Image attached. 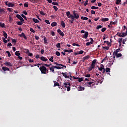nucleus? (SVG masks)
<instances>
[{"label": "nucleus", "instance_id": "obj_7", "mask_svg": "<svg viewBox=\"0 0 127 127\" xmlns=\"http://www.w3.org/2000/svg\"><path fill=\"white\" fill-rule=\"evenodd\" d=\"M58 33H59V34L60 35H61V36H62L63 37L64 36V33H63L62 31H61V30L60 29H58L57 30Z\"/></svg>", "mask_w": 127, "mask_h": 127}, {"label": "nucleus", "instance_id": "obj_2", "mask_svg": "<svg viewBox=\"0 0 127 127\" xmlns=\"http://www.w3.org/2000/svg\"><path fill=\"white\" fill-rule=\"evenodd\" d=\"M39 70L41 72V74H46L47 68L45 66H41Z\"/></svg>", "mask_w": 127, "mask_h": 127}, {"label": "nucleus", "instance_id": "obj_34", "mask_svg": "<svg viewBox=\"0 0 127 127\" xmlns=\"http://www.w3.org/2000/svg\"><path fill=\"white\" fill-rule=\"evenodd\" d=\"M15 55H16V56H19V55H20V53H19V51H17L15 52Z\"/></svg>", "mask_w": 127, "mask_h": 127}, {"label": "nucleus", "instance_id": "obj_60", "mask_svg": "<svg viewBox=\"0 0 127 127\" xmlns=\"http://www.w3.org/2000/svg\"><path fill=\"white\" fill-rule=\"evenodd\" d=\"M106 29H106V28H102V29H101L102 32H105V31H106Z\"/></svg>", "mask_w": 127, "mask_h": 127}, {"label": "nucleus", "instance_id": "obj_21", "mask_svg": "<svg viewBox=\"0 0 127 127\" xmlns=\"http://www.w3.org/2000/svg\"><path fill=\"white\" fill-rule=\"evenodd\" d=\"M0 26L2 28H4L5 27V24H4V23L0 22Z\"/></svg>", "mask_w": 127, "mask_h": 127}, {"label": "nucleus", "instance_id": "obj_58", "mask_svg": "<svg viewBox=\"0 0 127 127\" xmlns=\"http://www.w3.org/2000/svg\"><path fill=\"white\" fill-rule=\"evenodd\" d=\"M85 77H86V78H90V77H91V74H86L85 75Z\"/></svg>", "mask_w": 127, "mask_h": 127}, {"label": "nucleus", "instance_id": "obj_33", "mask_svg": "<svg viewBox=\"0 0 127 127\" xmlns=\"http://www.w3.org/2000/svg\"><path fill=\"white\" fill-rule=\"evenodd\" d=\"M89 58H90V56L89 55H87V56L83 57L84 60H88V59H89Z\"/></svg>", "mask_w": 127, "mask_h": 127}, {"label": "nucleus", "instance_id": "obj_17", "mask_svg": "<svg viewBox=\"0 0 127 127\" xmlns=\"http://www.w3.org/2000/svg\"><path fill=\"white\" fill-rule=\"evenodd\" d=\"M122 40H123V38H122L118 39V42L119 43L120 47H121V46H122Z\"/></svg>", "mask_w": 127, "mask_h": 127}, {"label": "nucleus", "instance_id": "obj_36", "mask_svg": "<svg viewBox=\"0 0 127 127\" xmlns=\"http://www.w3.org/2000/svg\"><path fill=\"white\" fill-rule=\"evenodd\" d=\"M81 18L82 19H83V20H88V17H87L82 16V17H81Z\"/></svg>", "mask_w": 127, "mask_h": 127}, {"label": "nucleus", "instance_id": "obj_54", "mask_svg": "<svg viewBox=\"0 0 127 127\" xmlns=\"http://www.w3.org/2000/svg\"><path fill=\"white\" fill-rule=\"evenodd\" d=\"M16 17H17V18H18V19H20L22 17H21V16L20 15L17 14L16 15Z\"/></svg>", "mask_w": 127, "mask_h": 127}, {"label": "nucleus", "instance_id": "obj_23", "mask_svg": "<svg viewBox=\"0 0 127 127\" xmlns=\"http://www.w3.org/2000/svg\"><path fill=\"white\" fill-rule=\"evenodd\" d=\"M55 68V66H52L51 67H50V70L53 73H54V69Z\"/></svg>", "mask_w": 127, "mask_h": 127}, {"label": "nucleus", "instance_id": "obj_20", "mask_svg": "<svg viewBox=\"0 0 127 127\" xmlns=\"http://www.w3.org/2000/svg\"><path fill=\"white\" fill-rule=\"evenodd\" d=\"M93 69H95V67L91 65L90 67H88L89 72H91V71H92V70H93Z\"/></svg>", "mask_w": 127, "mask_h": 127}, {"label": "nucleus", "instance_id": "obj_59", "mask_svg": "<svg viewBox=\"0 0 127 127\" xmlns=\"http://www.w3.org/2000/svg\"><path fill=\"white\" fill-rule=\"evenodd\" d=\"M21 16H22V17H23V18H24V19H25L26 20L27 19L26 18V16H25V15H24V14H22V15H21Z\"/></svg>", "mask_w": 127, "mask_h": 127}, {"label": "nucleus", "instance_id": "obj_12", "mask_svg": "<svg viewBox=\"0 0 127 127\" xmlns=\"http://www.w3.org/2000/svg\"><path fill=\"white\" fill-rule=\"evenodd\" d=\"M120 50H121V48H118V49H116L115 51H114L113 53V55H115V54H117L118 52H119Z\"/></svg>", "mask_w": 127, "mask_h": 127}, {"label": "nucleus", "instance_id": "obj_31", "mask_svg": "<svg viewBox=\"0 0 127 127\" xmlns=\"http://www.w3.org/2000/svg\"><path fill=\"white\" fill-rule=\"evenodd\" d=\"M33 21L35 22V23H38L39 22V21L35 18H33Z\"/></svg>", "mask_w": 127, "mask_h": 127}, {"label": "nucleus", "instance_id": "obj_4", "mask_svg": "<svg viewBox=\"0 0 127 127\" xmlns=\"http://www.w3.org/2000/svg\"><path fill=\"white\" fill-rule=\"evenodd\" d=\"M73 80H78V82L79 83H81V82H83V78H80V77H75L73 76L72 77Z\"/></svg>", "mask_w": 127, "mask_h": 127}, {"label": "nucleus", "instance_id": "obj_16", "mask_svg": "<svg viewBox=\"0 0 127 127\" xmlns=\"http://www.w3.org/2000/svg\"><path fill=\"white\" fill-rule=\"evenodd\" d=\"M2 69L4 72H6V71H9V68L8 67H2Z\"/></svg>", "mask_w": 127, "mask_h": 127}, {"label": "nucleus", "instance_id": "obj_6", "mask_svg": "<svg viewBox=\"0 0 127 127\" xmlns=\"http://www.w3.org/2000/svg\"><path fill=\"white\" fill-rule=\"evenodd\" d=\"M54 64L56 65V66H61V67H64V68H67V66L66 65L58 64V63L56 62H54Z\"/></svg>", "mask_w": 127, "mask_h": 127}, {"label": "nucleus", "instance_id": "obj_29", "mask_svg": "<svg viewBox=\"0 0 127 127\" xmlns=\"http://www.w3.org/2000/svg\"><path fill=\"white\" fill-rule=\"evenodd\" d=\"M116 57H121L122 56V54L121 53H117L116 54H114Z\"/></svg>", "mask_w": 127, "mask_h": 127}, {"label": "nucleus", "instance_id": "obj_1", "mask_svg": "<svg viewBox=\"0 0 127 127\" xmlns=\"http://www.w3.org/2000/svg\"><path fill=\"white\" fill-rule=\"evenodd\" d=\"M64 86L65 87V88H67V92H69V91H71V87H70L71 86V84L70 83H64Z\"/></svg>", "mask_w": 127, "mask_h": 127}, {"label": "nucleus", "instance_id": "obj_9", "mask_svg": "<svg viewBox=\"0 0 127 127\" xmlns=\"http://www.w3.org/2000/svg\"><path fill=\"white\" fill-rule=\"evenodd\" d=\"M19 36L20 37H23L24 39H27V37L25 36V34H24V33H22L21 34H19Z\"/></svg>", "mask_w": 127, "mask_h": 127}, {"label": "nucleus", "instance_id": "obj_37", "mask_svg": "<svg viewBox=\"0 0 127 127\" xmlns=\"http://www.w3.org/2000/svg\"><path fill=\"white\" fill-rule=\"evenodd\" d=\"M91 9H99V7H96V6H92L91 7Z\"/></svg>", "mask_w": 127, "mask_h": 127}, {"label": "nucleus", "instance_id": "obj_8", "mask_svg": "<svg viewBox=\"0 0 127 127\" xmlns=\"http://www.w3.org/2000/svg\"><path fill=\"white\" fill-rule=\"evenodd\" d=\"M88 35H89V32H85L84 35L82 36V38H85V39H87V38H88Z\"/></svg>", "mask_w": 127, "mask_h": 127}, {"label": "nucleus", "instance_id": "obj_55", "mask_svg": "<svg viewBox=\"0 0 127 127\" xmlns=\"http://www.w3.org/2000/svg\"><path fill=\"white\" fill-rule=\"evenodd\" d=\"M40 14H41V15H45V13H44L43 11H40Z\"/></svg>", "mask_w": 127, "mask_h": 127}, {"label": "nucleus", "instance_id": "obj_27", "mask_svg": "<svg viewBox=\"0 0 127 127\" xmlns=\"http://www.w3.org/2000/svg\"><path fill=\"white\" fill-rule=\"evenodd\" d=\"M3 36L5 37V38L6 39H7V33H6V32H5V31H3Z\"/></svg>", "mask_w": 127, "mask_h": 127}, {"label": "nucleus", "instance_id": "obj_30", "mask_svg": "<svg viewBox=\"0 0 127 127\" xmlns=\"http://www.w3.org/2000/svg\"><path fill=\"white\" fill-rule=\"evenodd\" d=\"M8 7H13L14 6V4H13L12 3H9L8 4Z\"/></svg>", "mask_w": 127, "mask_h": 127}, {"label": "nucleus", "instance_id": "obj_38", "mask_svg": "<svg viewBox=\"0 0 127 127\" xmlns=\"http://www.w3.org/2000/svg\"><path fill=\"white\" fill-rule=\"evenodd\" d=\"M6 53H7L8 57H10V56H11V54H10V52L9 51H7L6 52Z\"/></svg>", "mask_w": 127, "mask_h": 127}, {"label": "nucleus", "instance_id": "obj_61", "mask_svg": "<svg viewBox=\"0 0 127 127\" xmlns=\"http://www.w3.org/2000/svg\"><path fill=\"white\" fill-rule=\"evenodd\" d=\"M90 40H91L90 43L91 44H93V43L94 42V39H93L92 38H90Z\"/></svg>", "mask_w": 127, "mask_h": 127}, {"label": "nucleus", "instance_id": "obj_15", "mask_svg": "<svg viewBox=\"0 0 127 127\" xmlns=\"http://www.w3.org/2000/svg\"><path fill=\"white\" fill-rule=\"evenodd\" d=\"M101 20L102 22H105V21H109V19L108 18H102Z\"/></svg>", "mask_w": 127, "mask_h": 127}, {"label": "nucleus", "instance_id": "obj_18", "mask_svg": "<svg viewBox=\"0 0 127 127\" xmlns=\"http://www.w3.org/2000/svg\"><path fill=\"white\" fill-rule=\"evenodd\" d=\"M66 15L68 18H71V16L72 15H71V13L70 11H68L66 12Z\"/></svg>", "mask_w": 127, "mask_h": 127}, {"label": "nucleus", "instance_id": "obj_3", "mask_svg": "<svg viewBox=\"0 0 127 127\" xmlns=\"http://www.w3.org/2000/svg\"><path fill=\"white\" fill-rule=\"evenodd\" d=\"M73 14L76 19H79V14L77 13V11H73Z\"/></svg>", "mask_w": 127, "mask_h": 127}, {"label": "nucleus", "instance_id": "obj_48", "mask_svg": "<svg viewBox=\"0 0 127 127\" xmlns=\"http://www.w3.org/2000/svg\"><path fill=\"white\" fill-rule=\"evenodd\" d=\"M52 4H53V5H58V3L56 2H53L52 3Z\"/></svg>", "mask_w": 127, "mask_h": 127}, {"label": "nucleus", "instance_id": "obj_13", "mask_svg": "<svg viewBox=\"0 0 127 127\" xmlns=\"http://www.w3.org/2000/svg\"><path fill=\"white\" fill-rule=\"evenodd\" d=\"M61 26H62V27H64V28H65V27H66V24H65V22H64V21H61Z\"/></svg>", "mask_w": 127, "mask_h": 127}, {"label": "nucleus", "instance_id": "obj_63", "mask_svg": "<svg viewBox=\"0 0 127 127\" xmlns=\"http://www.w3.org/2000/svg\"><path fill=\"white\" fill-rule=\"evenodd\" d=\"M12 42L13 43H16V40L15 39H12Z\"/></svg>", "mask_w": 127, "mask_h": 127}, {"label": "nucleus", "instance_id": "obj_57", "mask_svg": "<svg viewBox=\"0 0 127 127\" xmlns=\"http://www.w3.org/2000/svg\"><path fill=\"white\" fill-rule=\"evenodd\" d=\"M116 35H118L119 37H122V33H119V32L117 33Z\"/></svg>", "mask_w": 127, "mask_h": 127}, {"label": "nucleus", "instance_id": "obj_35", "mask_svg": "<svg viewBox=\"0 0 127 127\" xmlns=\"http://www.w3.org/2000/svg\"><path fill=\"white\" fill-rule=\"evenodd\" d=\"M120 2H122V0H116V4L118 5L119 3H120Z\"/></svg>", "mask_w": 127, "mask_h": 127}, {"label": "nucleus", "instance_id": "obj_41", "mask_svg": "<svg viewBox=\"0 0 127 127\" xmlns=\"http://www.w3.org/2000/svg\"><path fill=\"white\" fill-rule=\"evenodd\" d=\"M2 40H3V42H4V43H7V40L5 39V38H4V37L2 38Z\"/></svg>", "mask_w": 127, "mask_h": 127}, {"label": "nucleus", "instance_id": "obj_50", "mask_svg": "<svg viewBox=\"0 0 127 127\" xmlns=\"http://www.w3.org/2000/svg\"><path fill=\"white\" fill-rule=\"evenodd\" d=\"M70 18L71 20H74V19H75V17L74 16V15H71V16H70Z\"/></svg>", "mask_w": 127, "mask_h": 127}, {"label": "nucleus", "instance_id": "obj_32", "mask_svg": "<svg viewBox=\"0 0 127 127\" xmlns=\"http://www.w3.org/2000/svg\"><path fill=\"white\" fill-rule=\"evenodd\" d=\"M47 41H48V40L47 39H46V37L45 36L44 37V44H47Z\"/></svg>", "mask_w": 127, "mask_h": 127}, {"label": "nucleus", "instance_id": "obj_46", "mask_svg": "<svg viewBox=\"0 0 127 127\" xmlns=\"http://www.w3.org/2000/svg\"><path fill=\"white\" fill-rule=\"evenodd\" d=\"M56 55H57V56H60V52H59L58 51H56Z\"/></svg>", "mask_w": 127, "mask_h": 127}, {"label": "nucleus", "instance_id": "obj_11", "mask_svg": "<svg viewBox=\"0 0 127 127\" xmlns=\"http://www.w3.org/2000/svg\"><path fill=\"white\" fill-rule=\"evenodd\" d=\"M96 62H97V60L94 59L92 62L91 64V65L93 67H96Z\"/></svg>", "mask_w": 127, "mask_h": 127}, {"label": "nucleus", "instance_id": "obj_5", "mask_svg": "<svg viewBox=\"0 0 127 127\" xmlns=\"http://www.w3.org/2000/svg\"><path fill=\"white\" fill-rule=\"evenodd\" d=\"M4 65L7 67H12V64L9 62H6L4 63Z\"/></svg>", "mask_w": 127, "mask_h": 127}, {"label": "nucleus", "instance_id": "obj_26", "mask_svg": "<svg viewBox=\"0 0 127 127\" xmlns=\"http://www.w3.org/2000/svg\"><path fill=\"white\" fill-rule=\"evenodd\" d=\"M85 84L86 86H87V87H91L92 84H93V82H89L86 83Z\"/></svg>", "mask_w": 127, "mask_h": 127}, {"label": "nucleus", "instance_id": "obj_39", "mask_svg": "<svg viewBox=\"0 0 127 127\" xmlns=\"http://www.w3.org/2000/svg\"><path fill=\"white\" fill-rule=\"evenodd\" d=\"M102 48H103V49H105V50H109V47L107 46H105V47L103 46Z\"/></svg>", "mask_w": 127, "mask_h": 127}, {"label": "nucleus", "instance_id": "obj_56", "mask_svg": "<svg viewBox=\"0 0 127 127\" xmlns=\"http://www.w3.org/2000/svg\"><path fill=\"white\" fill-rule=\"evenodd\" d=\"M32 2L33 3H37V2H38V0H33Z\"/></svg>", "mask_w": 127, "mask_h": 127}, {"label": "nucleus", "instance_id": "obj_42", "mask_svg": "<svg viewBox=\"0 0 127 127\" xmlns=\"http://www.w3.org/2000/svg\"><path fill=\"white\" fill-rule=\"evenodd\" d=\"M16 23L18 25H22V22L17 21Z\"/></svg>", "mask_w": 127, "mask_h": 127}, {"label": "nucleus", "instance_id": "obj_19", "mask_svg": "<svg viewBox=\"0 0 127 127\" xmlns=\"http://www.w3.org/2000/svg\"><path fill=\"white\" fill-rule=\"evenodd\" d=\"M105 69V66H104V65H102L101 66H100V67H98V70L99 71H103V70H104Z\"/></svg>", "mask_w": 127, "mask_h": 127}, {"label": "nucleus", "instance_id": "obj_40", "mask_svg": "<svg viewBox=\"0 0 127 127\" xmlns=\"http://www.w3.org/2000/svg\"><path fill=\"white\" fill-rule=\"evenodd\" d=\"M3 12H4V9H1V8L0 7V13H3Z\"/></svg>", "mask_w": 127, "mask_h": 127}, {"label": "nucleus", "instance_id": "obj_14", "mask_svg": "<svg viewBox=\"0 0 127 127\" xmlns=\"http://www.w3.org/2000/svg\"><path fill=\"white\" fill-rule=\"evenodd\" d=\"M40 59L42 61H45V62L48 61V59H47V58H45V57L42 56L40 57Z\"/></svg>", "mask_w": 127, "mask_h": 127}, {"label": "nucleus", "instance_id": "obj_44", "mask_svg": "<svg viewBox=\"0 0 127 127\" xmlns=\"http://www.w3.org/2000/svg\"><path fill=\"white\" fill-rule=\"evenodd\" d=\"M49 60L51 62H53V56H51V58L49 59Z\"/></svg>", "mask_w": 127, "mask_h": 127}, {"label": "nucleus", "instance_id": "obj_52", "mask_svg": "<svg viewBox=\"0 0 127 127\" xmlns=\"http://www.w3.org/2000/svg\"><path fill=\"white\" fill-rule=\"evenodd\" d=\"M110 68H106L105 69V71L106 72V73H108V72H110Z\"/></svg>", "mask_w": 127, "mask_h": 127}, {"label": "nucleus", "instance_id": "obj_45", "mask_svg": "<svg viewBox=\"0 0 127 127\" xmlns=\"http://www.w3.org/2000/svg\"><path fill=\"white\" fill-rule=\"evenodd\" d=\"M55 69H58V70H60V69H63V67L59 66H55Z\"/></svg>", "mask_w": 127, "mask_h": 127}, {"label": "nucleus", "instance_id": "obj_24", "mask_svg": "<svg viewBox=\"0 0 127 127\" xmlns=\"http://www.w3.org/2000/svg\"><path fill=\"white\" fill-rule=\"evenodd\" d=\"M51 25L52 27H54V26H56L57 25V23H56V22H53L51 23Z\"/></svg>", "mask_w": 127, "mask_h": 127}, {"label": "nucleus", "instance_id": "obj_47", "mask_svg": "<svg viewBox=\"0 0 127 127\" xmlns=\"http://www.w3.org/2000/svg\"><path fill=\"white\" fill-rule=\"evenodd\" d=\"M56 47L57 48H60V43H58L56 45Z\"/></svg>", "mask_w": 127, "mask_h": 127}, {"label": "nucleus", "instance_id": "obj_51", "mask_svg": "<svg viewBox=\"0 0 127 127\" xmlns=\"http://www.w3.org/2000/svg\"><path fill=\"white\" fill-rule=\"evenodd\" d=\"M24 7H28V3H25L24 4Z\"/></svg>", "mask_w": 127, "mask_h": 127}, {"label": "nucleus", "instance_id": "obj_25", "mask_svg": "<svg viewBox=\"0 0 127 127\" xmlns=\"http://www.w3.org/2000/svg\"><path fill=\"white\" fill-rule=\"evenodd\" d=\"M78 91H84V90H85V87L80 86L78 87Z\"/></svg>", "mask_w": 127, "mask_h": 127}, {"label": "nucleus", "instance_id": "obj_10", "mask_svg": "<svg viewBox=\"0 0 127 127\" xmlns=\"http://www.w3.org/2000/svg\"><path fill=\"white\" fill-rule=\"evenodd\" d=\"M68 74V73L66 72L65 73H64V72H62L61 73V74L63 75V76H64V77H65L66 79H69L70 77L68 76V75H67V74Z\"/></svg>", "mask_w": 127, "mask_h": 127}, {"label": "nucleus", "instance_id": "obj_53", "mask_svg": "<svg viewBox=\"0 0 127 127\" xmlns=\"http://www.w3.org/2000/svg\"><path fill=\"white\" fill-rule=\"evenodd\" d=\"M84 53V51L83 50H80L78 52V54H83Z\"/></svg>", "mask_w": 127, "mask_h": 127}, {"label": "nucleus", "instance_id": "obj_28", "mask_svg": "<svg viewBox=\"0 0 127 127\" xmlns=\"http://www.w3.org/2000/svg\"><path fill=\"white\" fill-rule=\"evenodd\" d=\"M127 32L126 31L125 33H122L121 34V37H125V36H127Z\"/></svg>", "mask_w": 127, "mask_h": 127}, {"label": "nucleus", "instance_id": "obj_62", "mask_svg": "<svg viewBox=\"0 0 127 127\" xmlns=\"http://www.w3.org/2000/svg\"><path fill=\"white\" fill-rule=\"evenodd\" d=\"M30 31H31V32H33V33H34L35 32V31H34V30L32 28L30 29Z\"/></svg>", "mask_w": 127, "mask_h": 127}, {"label": "nucleus", "instance_id": "obj_49", "mask_svg": "<svg viewBox=\"0 0 127 127\" xmlns=\"http://www.w3.org/2000/svg\"><path fill=\"white\" fill-rule=\"evenodd\" d=\"M53 8L55 11H57V10H58V8L56 6H53Z\"/></svg>", "mask_w": 127, "mask_h": 127}, {"label": "nucleus", "instance_id": "obj_22", "mask_svg": "<svg viewBox=\"0 0 127 127\" xmlns=\"http://www.w3.org/2000/svg\"><path fill=\"white\" fill-rule=\"evenodd\" d=\"M53 82L54 84V87H56V86H58V87H59V86H60L59 85V83H58V82H57L56 81H54Z\"/></svg>", "mask_w": 127, "mask_h": 127}, {"label": "nucleus", "instance_id": "obj_43", "mask_svg": "<svg viewBox=\"0 0 127 127\" xmlns=\"http://www.w3.org/2000/svg\"><path fill=\"white\" fill-rule=\"evenodd\" d=\"M102 27H103V26L102 25H98L96 27V29H100V28H102Z\"/></svg>", "mask_w": 127, "mask_h": 127}, {"label": "nucleus", "instance_id": "obj_64", "mask_svg": "<svg viewBox=\"0 0 127 127\" xmlns=\"http://www.w3.org/2000/svg\"><path fill=\"white\" fill-rule=\"evenodd\" d=\"M45 21L46 23H47V24H50V22H49V20H46Z\"/></svg>", "mask_w": 127, "mask_h": 127}]
</instances>
